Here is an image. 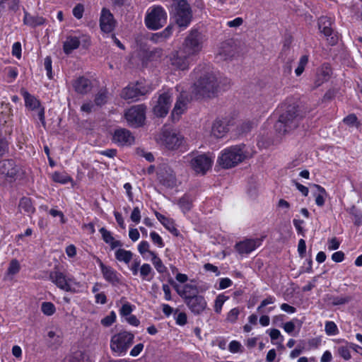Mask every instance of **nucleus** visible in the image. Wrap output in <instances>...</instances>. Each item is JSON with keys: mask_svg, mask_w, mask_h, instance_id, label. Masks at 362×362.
<instances>
[{"mask_svg": "<svg viewBox=\"0 0 362 362\" xmlns=\"http://www.w3.org/2000/svg\"><path fill=\"white\" fill-rule=\"evenodd\" d=\"M197 93L203 97L214 96L218 90L217 78L210 66L198 65L192 71Z\"/></svg>", "mask_w": 362, "mask_h": 362, "instance_id": "obj_1", "label": "nucleus"}, {"mask_svg": "<svg viewBox=\"0 0 362 362\" xmlns=\"http://www.w3.org/2000/svg\"><path fill=\"white\" fill-rule=\"evenodd\" d=\"M253 151L245 144L233 146L223 149L218 163L223 168H230L253 156Z\"/></svg>", "mask_w": 362, "mask_h": 362, "instance_id": "obj_2", "label": "nucleus"}, {"mask_svg": "<svg viewBox=\"0 0 362 362\" xmlns=\"http://www.w3.org/2000/svg\"><path fill=\"white\" fill-rule=\"evenodd\" d=\"M300 120L296 107L290 105L280 115L274 124L275 131L279 136L286 135L298 126Z\"/></svg>", "mask_w": 362, "mask_h": 362, "instance_id": "obj_3", "label": "nucleus"}, {"mask_svg": "<svg viewBox=\"0 0 362 362\" xmlns=\"http://www.w3.org/2000/svg\"><path fill=\"white\" fill-rule=\"evenodd\" d=\"M134 334L130 332L121 331L113 334L110 341L112 353L117 356H125L134 343Z\"/></svg>", "mask_w": 362, "mask_h": 362, "instance_id": "obj_4", "label": "nucleus"}, {"mask_svg": "<svg viewBox=\"0 0 362 362\" xmlns=\"http://www.w3.org/2000/svg\"><path fill=\"white\" fill-rule=\"evenodd\" d=\"M49 280L59 289L66 292L77 293L80 291L82 285L70 274H66L59 270L50 272Z\"/></svg>", "mask_w": 362, "mask_h": 362, "instance_id": "obj_5", "label": "nucleus"}, {"mask_svg": "<svg viewBox=\"0 0 362 362\" xmlns=\"http://www.w3.org/2000/svg\"><path fill=\"white\" fill-rule=\"evenodd\" d=\"M167 18V13L161 6H151L145 17L146 26L153 30H158L165 24Z\"/></svg>", "mask_w": 362, "mask_h": 362, "instance_id": "obj_6", "label": "nucleus"}, {"mask_svg": "<svg viewBox=\"0 0 362 362\" xmlns=\"http://www.w3.org/2000/svg\"><path fill=\"white\" fill-rule=\"evenodd\" d=\"M202 49V37L197 30H192L180 48L182 53L186 54L190 59L198 54Z\"/></svg>", "mask_w": 362, "mask_h": 362, "instance_id": "obj_7", "label": "nucleus"}, {"mask_svg": "<svg viewBox=\"0 0 362 362\" xmlns=\"http://www.w3.org/2000/svg\"><path fill=\"white\" fill-rule=\"evenodd\" d=\"M173 18L180 28H186L190 24L192 13L189 4L185 0H177Z\"/></svg>", "mask_w": 362, "mask_h": 362, "instance_id": "obj_8", "label": "nucleus"}, {"mask_svg": "<svg viewBox=\"0 0 362 362\" xmlns=\"http://www.w3.org/2000/svg\"><path fill=\"white\" fill-rule=\"evenodd\" d=\"M21 93L24 98L25 107L31 111H36L40 122L45 127V107L40 101L23 88L21 90Z\"/></svg>", "mask_w": 362, "mask_h": 362, "instance_id": "obj_9", "label": "nucleus"}, {"mask_svg": "<svg viewBox=\"0 0 362 362\" xmlns=\"http://www.w3.org/2000/svg\"><path fill=\"white\" fill-rule=\"evenodd\" d=\"M214 158L209 154H199L190 157L189 165L197 174L204 175L212 166Z\"/></svg>", "mask_w": 362, "mask_h": 362, "instance_id": "obj_10", "label": "nucleus"}, {"mask_svg": "<svg viewBox=\"0 0 362 362\" xmlns=\"http://www.w3.org/2000/svg\"><path fill=\"white\" fill-rule=\"evenodd\" d=\"M173 94L170 91L160 93L154 100L153 111L157 117H163L168 113L173 101Z\"/></svg>", "mask_w": 362, "mask_h": 362, "instance_id": "obj_11", "label": "nucleus"}, {"mask_svg": "<svg viewBox=\"0 0 362 362\" xmlns=\"http://www.w3.org/2000/svg\"><path fill=\"white\" fill-rule=\"evenodd\" d=\"M151 90L141 82L130 83L125 87L121 93V97L125 100H137L139 96L148 93Z\"/></svg>", "mask_w": 362, "mask_h": 362, "instance_id": "obj_12", "label": "nucleus"}, {"mask_svg": "<svg viewBox=\"0 0 362 362\" xmlns=\"http://www.w3.org/2000/svg\"><path fill=\"white\" fill-rule=\"evenodd\" d=\"M169 65L174 70L185 71L188 70L191 63V59L181 50L172 52L168 57Z\"/></svg>", "mask_w": 362, "mask_h": 362, "instance_id": "obj_13", "label": "nucleus"}, {"mask_svg": "<svg viewBox=\"0 0 362 362\" xmlns=\"http://www.w3.org/2000/svg\"><path fill=\"white\" fill-rule=\"evenodd\" d=\"M125 118L129 126L139 127L145 120V107L144 105H134L125 112Z\"/></svg>", "mask_w": 362, "mask_h": 362, "instance_id": "obj_14", "label": "nucleus"}, {"mask_svg": "<svg viewBox=\"0 0 362 362\" xmlns=\"http://www.w3.org/2000/svg\"><path fill=\"white\" fill-rule=\"evenodd\" d=\"M160 143L166 148L174 150L179 148L183 143L184 138L178 132L175 131H164L160 138Z\"/></svg>", "mask_w": 362, "mask_h": 362, "instance_id": "obj_15", "label": "nucleus"}, {"mask_svg": "<svg viewBox=\"0 0 362 362\" xmlns=\"http://www.w3.org/2000/svg\"><path fill=\"white\" fill-rule=\"evenodd\" d=\"M112 141L119 146H131L134 143V136L129 130L119 128L115 131Z\"/></svg>", "mask_w": 362, "mask_h": 362, "instance_id": "obj_16", "label": "nucleus"}, {"mask_svg": "<svg viewBox=\"0 0 362 362\" xmlns=\"http://www.w3.org/2000/svg\"><path fill=\"white\" fill-rule=\"evenodd\" d=\"M20 168L13 160H4L0 161V175L11 180H16L18 177Z\"/></svg>", "mask_w": 362, "mask_h": 362, "instance_id": "obj_17", "label": "nucleus"}, {"mask_svg": "<svg viewBox=\"0 0 362 362\" xmlns=\"http://www.w3.org/2000/svg\"><path fill=\"white\" fill-rule=\"evenodd\" d=\"M262 240L260 239H245L243 241L237 243L235 245V250L240 255H248L256 248L261 245Z\"/></svg>", "mask_w": 362, "mask_h": 362, "instance_id": "obj_18", "label": "nucleus"}, {"mask_svg": "<svg viewBox=\"0 0 362 362\" xmlns=\"http://www.w3.org/2000/svg\"><path fill=\"white\" fill-rule=\"evenodd\" d=\"M189 309L194 315H200L207 306L205 298L202 296H194V297L188 298L185 301Z\"/></svg>", "mask_w": 362, "mask_h": 362, "instance_id": "obj_19", "label": "nucleus"}, {"mask_svg": "<svg viewBox=\"0 0 362 362\" xmlns=\"http://www.w3.org/2000/svg\"><path fill=\"white\" fill-rule=\"evenodd\" d=\"M171 285L173 286L177 294L182 298L185 301L188 298L194 297V296H198L197 287L195 285L191 284H185L183 286H180L174 282L173 280L170 281Z\"/></svg>", "mask_w": 362, "mask_h": 362, "instance_id": "obj_20", "label": "nucleus"}, {"mask_svg": "<svg viewBox=\"0 0 362 362\" xmlns=\"http://www.w3.org/2000/svg\"><path fill=\"white\" fill-rule=\"evenodd\" d=\"M101 269L103 278L112 285H116L120 282V274L110 266L105 265L103 262L98 259L97 260Z\"/></svg>", "mask_w": 362, "mask_h": 362, "instance_id": "obj_21", "label": "nucleus"}, {"mask_svg": "<svg viewBox=\"0 0 362 362\" xmlns=\"http://www.w3.org/2000/svg\"><path fill=\"white\" fill-rule=\"evenodd\" d=\"M72 86L75 92L80 95H86L93 88L91 81L84 76H79L74 80Z\"/></svg>", "mask_w": 362, "mask_h": 362, "instance_id": "obj_22", "label": "nucleus"}, {"mask_svg": "<svg viewBox=\"0 0 362 362\" xmlns=\"http://www.w3.org/2000/svg\"><path fill=\"white\" fill-rule=\"evenodd\" d=\"M100 26L101 30L107 33L112 32L115 26L112 14L106 8H103L101 11Z\"/></svg>", "mask_w": 362, "mask_h": 362, "instance_id": "obj_23", "label": "nucleus"}, {"mask_svg": "<svg viewBox=\"0 0 362 362\" xmlns=\"http://www.w3.org/2000/svg\"><path fill=\"white\" fill-rule=\"evenodd\" d=\"M189 99L186 94L181 93L177 98L171 116L173 120H178L180 115L186 110Z\"/></svg>", "mask_w": 362, "mask_h": 362, "instance_id": "obj_24", "label": "nucleus"}, {"mask_svg": "<svg viewBox=\"0 0 362 362\" xmlns=\"http://www.w3.org/2000/svg\"><path fill=\"white\" fill-rule=\"evenodd\" d=\"M228 132V125L220 119L215 120L210 129V135L216 139L223 138Z\"/></svg>", "mask_w": 362, "mask_h": 362, "instance_id": "obj_25", "label": "nucleus"}, {"mask_svg": "<svg viewBox=\"0 0 362 362\" xmlns=\"http://www.w3.org/2000/svg\"><path fill=\"white\" fill-rule=\"evenodd\" d=\"M156 216L157 219L161 223V224L172 234L174 235L177 236L179 234V232L177 229L175 227V225L174 223V221L173 219L169 218L164 215L156 212Z\"/></svg>", "mask_w": 362, "mask_h": 362, "instance_id": "obj_26", "label": "nucleus"}, {"mask_svg": "<svg viewBox=\"0 0 362 362\" xmlns=\"http://www.w3.org/2000/svg\"><path fill=\"white\" fill-rule=\"evenodd\" d=\"M80 45V40L78 37L69 35L63 43V50L65 54H69Z\"/></svg>", "mask_w": 362, "mask_h": 362, "instance_id": "obj_27", "label": "nucleus"}, {"mask_svg": "<svg viewBox=\"0 0 362 362\" xmlns=\"http://www.w3.org/2000/svg\"><path fill=\"white\" fill-rule=\"evenodd\" d=\"M23 23L25 25L35 28L42 25L45 23V19L42 16H32L26 11H24Z\"/></svg>", "mask_w": 362, "mask_h": 362, "instance_id": "obj_28", "label": "nucleus"}, {"mask_svg": "<svg viewBox=\"0 0 362 362\" xmlns=\"http://www.w3.org/2000/svg\"><path fill=\"white\" fill-rule=\"evenodd\" d=\"M103 240L108 245H110L112 250L118 247H122V243L119 240H116L112 236V233L105 228H101L99 230Z\"/></svg>", "mask_w": 362, "mask_h": 362, "instance_id": "obj_29", "label": "nucleus"}, {"mask_svg": "<svg viewBox=\"0 0 362 362\" xmlns=\"http://www.w3.org/2000/svg\"><path fill=\"white\" fill-rule=\"evenodd\" d=\"M173 33V26H167L162 32L153 33L150 37V40L154 43L165 42Z\"/></svg>", "mask_w": 362, "mask_h": 362, "instance_id": "obj_30", "label": "nucleus"}, {"mask_svg": "<svg viewBox=\"0 0 362 362\" xmlns=\"http://www.w3.org/2000/svg\"><path fill=\"white\" fill-rule=\"evenodd\" d=\"M312 187L315 189L313 195L315 198V204L318 206H322L325 204V199L327 197V193L324 187L319 185L313 184Z\"/></svg>", "mask_w": 362, "mask_h": 362, "instance_id": "obj_31", "label": "nucleus"}, {"mask_svg": "<svg viewBox=\"0 0 362 362\" xmlns=\"http://www.w3.org/2000/svg\"><path fill=\"white\" fill-rule=\"evenodd\" d=\"M134 254L130 250H127L123 248H119L115 250V259L119 262H123L125 264H129L133 259Z\"/></svg>", "mask_w": 362, "mask_h": 362, "instance_id": "obj_32", "label": "nucleus"}, {"mask_svg": "<svg viewBox=\"0 0 362 362\" xmlns=\"http://www.w3.org/2000/svg\"><path fill=\"white\" fill-rule=\"evenodd\" d=\"M18 209L21 212H23L28 215H31L35 211V209L31 199L25 197H22L20 199Z\"/></svg>", "mask_w": 362, "mask_h": 362, "instance_id": "obj_33", "label": "nucleus"}, {"mask_svg": "<svg viewBox=\"0 0 362 362\" xmlns=\"http://www.w3.org/2000/svg\"><path fill=\"white\" fill-rule=\"evenodd\" d=\"M332 21L331 19L326 16H322L319 18L318 26L319 30L325 36H330L332 33V29L331 28Z\"/></svg>", "mask_w": 362, "mask_h": 362, "instance_id": "obj_34", "label": "nucleus"}, {"mask_svg": "<svg viewBox=\"0 0 362 362\" xmlns=\"http://www.w3.org/2000/svg\"><path fill=\"white\" fill-rule=\"evenodd\" d=\"M139 276L143 281H151L154 276V272L149 264L144 263L139 269Z\"/></svg>", "mask_w": 362, "mask_h": 362, "instance_id": "obj_35", "label": "nucleus"}, {"mask_svg": "<svg viewBox=\"0 0 362 362\" xmlns=\"http://www.w3.org/2000/svg\"><path fill=\"white\" fill-rule=\"evenodd\" d=\"M159 180L165 186L168 187H173L176 185L175 175L172 170L166 175L164 174H159Z\"/></svg>", "mask_w": 362, "mask_h": 362, "instance_id": "obj_36", "label": "nucleus"}, {"mask_svg": "<svg viewBox=\"0 0 362 362\" xmlns=\"http://www.w3.org/2000/svg\"><path fill=\"white\" fill-rule=\"evenodd\" d=\"M151 261L159 274H164L167 272V267L156 252H151Z\"/></svg>", "mask_w": 362, "mask_h": 362, "instance_id": "obj_37", "label": "nucleus"}, {"mask_svg": "<svg viewBox=\"0 0 362 362\" xmlns=\"http://www.w3.org/2000/svg\"><path fill=\"white\" fill-rule=\"evenodd\" d=\"M51 177L54 182L60 184H66L72 181V178L66 173L54 172Z\"/></svg>", "mask_w": 362, "mask_h": 362, "instance_id": "obj_38", "label": "nucleus"}, {"mask_svg": "<svg viewBox=\"0 0 362 362\" xmlns=\"http://www.w3.org/2000/svg\"><path fill=\"white\" fill-rule=\"evenodd\" d=\"M61 362H91V361L88 355L79 353L66 357Z\"/></svg>", "mask_w": 362, "mask_h": 362, "instance_id": "obj_39", "label": "nucleus"}, {"mask_svg": "<svg viewBox=\"0 0 362 362\" xmlns=\"http://www.w3.org/2000/svg\"><path fill=\"white\" fill-rule=\"evenodd\" d=\"M192 199L189 195H184L178 202V205L181 210L186 213L189 211L192 206Z\"/></svg>", "mask_w": 362, "mask_h": 362, "instance_id": "obj_40", "label": "nucleus"}, {"mask_svg": "<svg viewBox=\"0 0 362 362\" xmlns=\"http://www.w3.org/2000/svg\"><path fill=\"white\" fill-rule=\"evenodd\" d=\"M47 341L50 345L59 344L62 342V336L59 331L50 330L47 332Z\"/></svg>", "mask_w": 362, "mask_h": 362, "instance_id": "obj_41", "label": "nucleus"}, {"mask_svg": "<svg viewBox=\"0 0 362 362\" xmlns=\"http://www.w3.org/2000/svg\"><path fill=\"white\" fill-rule=\"evenodd\" d=\"M228 299V297L223 294H219L216 296L214 302V311L217 314H220L221 313L223 305Z\"/></svg>", "mask_w": 362, "mask_h": 362, "instance_id": "obj_42", "label": "nucleus"}, {"mask_svg": "<svg viewBox=\"0 0 362 362\" xmlns=\"http://www.w3.org/2000/svg\"><path fill=\"white\" fill-rule=\"evenodd\" d=\"M107 100V92L106 90H100L95 96L94 103L96 106L105 105Z\"/></svg>", "mask_w": 362, "mask_h": 362, "instance_id": "obj_43", "label": "nucleus"}, {"mask_svg": "<svg viewBox=\"0 0 362 362\" xmlns=\"http://www.w3.org/2000/svg\"><path fill=\"white\" fill-rule=\"evenodd\" d=\"M325 331L328 336H335L339 333V329L333 321L325 322Z\"/></svg>", "mask_w": 362, "mask_h": 362, "instance_id": "obj_44", "label": "nucleus"}, {"mask_svg": "<svg viewBox=\"0 0 362 362\" xmlns=\"http://www.w3.org/2000/svg\"><path fill=\"white\" fill-rule=\"evenodd\" d=\"M41 310L45 315L50 316L55 313L56 308L52 303L43 302L41 305Z\"/></svg>", "mask_w": 362, "mask_h": 362, "instance_id": "obj_45", "label": "nucleus"}, {"mask_svg": "<svg viewBox=\"0 0 362 362\" xmlns=\"http://www.w3.org/2000/svg\"><path fill=\"white\" fill-rule=\"evenodd\" d=\"M116 317V313L114 311H111L109 315L101 320L100 323L104 327H110L115 322Z\"/></svg>", "mask_w": 362, "mask_h": 362, "instance_id": "obj_46", "label": "nucleus"}, {"mask_svg": "<svg viewBox=\"0 0 362 362\" xmlns=\"http://www.w3.org/2000/svg\"><path fill=\"white\" fill-rule=\"evenodd\" d=\"M308 62V57L307 55H303L300 58L298 65L295 70V73L296 76H300L304 71L305 67Z\"/></svg>", "mask_w": 362, "mask_h": 362, "instance_id": "obj_47", "label": "nucleus"}, {"mask_svg": "<svg viewBox=\"0 0 362 362\" xmlns=\"http://www.w3.org/2000/svg\"><path fill=\"white\" fill-rule=\"evenodd\" d=\"M228 350L230 353L236 354V353H243L244 351V348L240 344V342L233 340L231 341L228 345Z\"/></svg>", "mask_w": 362, "mask_h": 362, "instance_id": "obj_48", "label": "nucleus"}, {"mask_svg": "<svg viewBox=\"0 0 362 362\" xmlns=\"http://www.w3.org/2000/svg\"><path fill=\"white\" fill-rule=\"evenodd\" d=\"M352 298L349 296H335L332 298V303L334 305H344L349 303Z\"/></svg>", "mask_w": 362, "mask_h": 362, "instance_id": "obj_49", "label": "nucleus"}, {"mask_svg": "<svg viewBox=\"0 0 362 362\" xmlns=\"http://www.w3.org/2000/svg\"><path fill=\"white\" fill-rule=\"evenodd\" d=\"M350 349V345L349 344L347 346H339L337 351L339 356L344 360H349L351 358Z\"/></svg>", "mask_w": 362, "mask_h": 362, "instance_id": "obj_50", "label": "nucleus"}, {"mask_svg": "<svg viewBox=\"0 0 362 362\" xmlns=\"http://www.w3.org/2000/svg\"><path fill=\"white\" fill-rule=\"evenodd\" d=\"M240 315V310L238 308H234L231 309L226 316V320L230 323H234L238 320V315Z\"/></svg>", "mask_w": 362, "mask_h": 362, "instance_id": "obj_51", "label": "nucleus"}, {"mask_svg": "<svg viewBox=\"0 0 362 362\" xmlns=\"http://www.w3.org/2000/svg\"><path fill=\"white\" fill-rule=\"evenodd\" d=\"M149 248H150V245L146 240L140 242V243L138 245V251L143 256L146 253H148L149 255V256L151 257V252H154L153 251L150 250Z\"/></svg>", "mask_w": 362, "mask_h": 362, "instance_id": "obj_52", "label": "nucleus"}, {"mask_svg": "<svg viewBox=\"0 0 362 362\" xmlns=\"http://www.w3.org/2000/svg\"><path fill=\"white\" fill-rule=\"evenodd\" d=\"M150 237L152 242L156 244L158 247L162 248L164 247V242L160 235L155 231L150 233Z\"/></svg>", "mask_w": 362, "mask_h": 362, "instance_id": "obj_53", "label": "nucleus"}, {"mask_svg": "<svg viewBox=\"0 0 362 362\" xmlns=\"http://www.w3.org/2000/svg\"><path fill=\"white\" fill-rule=\"evenodd\" d=\"M20 270V264L16 259H13L9 264V267L7 270L8 274L14 275L17 274Z\"/></svg>", "mask_w": 362, "mask_h": 362, "instance_id": "obj_54", "label": "nucleus"}, {"mask_svg": "<svg viewBox=\"0 0 362 362\" xmlns=\"http://www.w3.org/2000/svg\"><path fill=\"white\" fill-rule=\"evenodd\" d=\"M275 301H276L275 297H274L272 296H267L265 299H264L261 302L260 305L257 308V311L259 312V313H263L264 312L262 310L263 308H264L265 306H267L268 305L274 303Z\"/></svg>", "mask_w": 362, "mask_h": 362, "instance_id": "obj_55", "label": "nucleus"}, {"mask_svg": "<svg viewBox=\"0 0 362 362\" xmlns=\"http://www.w3.org/2000/svg\"><path fill=\"white\" fill-rule=\"evenodd\" d=\"M141 216L139 208L137 206L134 207L130 216L131 220L135 223H139L141 221Z\"/></svg>", "mask_w": 362, "mask_h": 362, "instance_id": "obj_56", "label": "nucleus"}, {"mask_svg": "<svg viewBox=\"0 0 362 362\" xmlns=\"http://www.w3.org/2000/svg\"><path fill=\"white\" fill-rule=\"evenodd\" d=\"M84 7L82 4H77L73 9V15L77 19H81L83 17Z\"/></svg>", "mask_w": 362, "mask_h": 362, "instance_id": "obj_57", "label": "nucleus"}, {"mask_svg": "<svg viewBox=\"0 0 362 362\" xmlns=\"http://www.w3.org/2000/svg\"><path fill=\"white\" fill-rule=\"evenodd\" d=\"M45 69L47 71V76L49 78H52V59L50 57H47L44 62Z\"/></svg>", "mask_w": 362, "mask_h": 362, "instance_id": "obj_58", "label": "nucleus"}, {"mask_svg": "<svg viewBox=\"0 0 362 362\" xmlns=\"http://www.w3.org/2000/svg\"><path fill=\"white\" fill-rule=\"evenodd\" d=\"M295 322H298V320L294 319L292 321L286 322L283 327L284 331L288 334H291L294 331L296 327Z\"/></svg>", "mask_w": 362, "mask_h": 362, "instance_id": "obj_59", "label": "nucleus"}, {"mask_svg": "<svg viewBox=\"0 0 362 362\" xmlns=\"http://www.w3.org/2000/svg\"><path fill=\"white\" fill-rule=\"evenodd\" d=\"M176 323L178 325L183 326L185 325L187 322V317L185 313H179L176 317H175Z\"/></svg>", "mask_w": 362, "mask_h": 362, "instance_id": "obj_60", "label": "nucleus"}, {"mask_svg": "<svg viewBox=\"0 0 362 362\" xmlns=\"http://www.w3.org/2000/svg\"><path fill=\"white\" fill-rule=\"evenodd\" d=\"M12 54L18 59L21 57V45L19 42L13 43L12 46Z\"/></svg>", "mask_w": 362, "mask_h": 362, "instance_id": "obj_61", "label": "nucleus"}, {"mask_svg": "<svg viewBox=\"0 0 362 362\" xmlns=\"http://www.w3.org/2000/svg\"><path fill=\"white\" fill-rule=\"evenodd\" d=\"M18 72L16 68L8 67L7 69V76L10 78L8 81L13 82L18 76Z\"/></svg>", "mask_w": 362, "mask_h": 362, "instance_id": "obj_62", "label": "nucleus"}, {"mask_svg": "<svg viewBox=\"0 0 362 362\" xmlns=\"http://www.w3.org/2000/svg\"><path fill=\"white\" fill-rule=\"evenodd\" d=\"M95 103L93 104L92 102H87L83 103L81 107V110L82 112L90 113L92 111H94L95 109Z\"/></svg>", "mask_w": 362, "mask_h": 362, "instance_id": "obj_63", "label": "nucleus"}, {"mask_svg": "<svg viewBox=\"0 0 362 362\" xmlns=\"http://www.w3.org/2000/svg\"><path fill=\"white\" fill-rule=\"evenodd\" d=\"M144 349V344L141 343L135 345L130 351V356L135 357L139 356Z\"/></svg>", "mask_w": 362, "mask_h": 362, "instance_id": "obj_64", "label": "nucleus"}]
</instances>
